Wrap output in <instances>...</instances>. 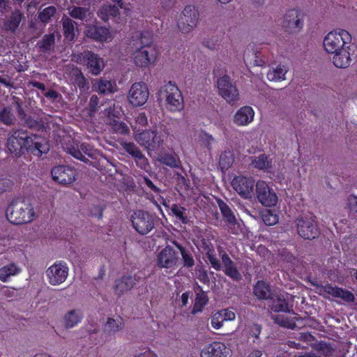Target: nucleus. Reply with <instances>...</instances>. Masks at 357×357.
Masks as SVG:
<instances>
[{
    "mask_svg": "<svg viewBox=\"0 0 357 357\" xmlns=\"http://www.w3.org/2000/svg\"><path fill=\"white\" fill-rule=\"evenodd\" d=\"M323 47L326 52L333 55V63L339 68L349 67L356 54L351 35L343 29L329 31L324 38Z\"/></svg>",
    "mask_w": 357,
    "mask_h": 357,
    "instance_id": "obj_1",
    "label": "nucleus"
},
{
    "mask_svg": "<svg viewBox=\"0 0 357 357\" xmlns=\"http://www.w3.org/2000/svg\"><path fill=\"white\" fill-rule=\"evenodd\" d=\"M8 150L15 154L20 155L23 150L29 151L33 155L40 157L49 151L47 141L36 135H30L22 130L13 132L8 139Z\"/></svg>",
    "mask_w": 357,
    "mask_h": 357,
    "instance_id": "obj_2",
    "label": "nucleus"
},
{
    "mask_svg": "<svg viewBox=\"0 0 357 357\" xmlns=\"http://www.w3.org/2000/svg\"><path fill=\"white\" fill-rule=\"evenodd\" d=\"M135 45V49L131 53V59L136 66L146 68L156 61L159 51L156 45L151 40H146L142 36Z\"/></svg>",
    "mask_w": 357,
    "mask_h": 357,
    "instance_id": "obj_3",
    "label": "nucleus"
},
{
    "mask_svg": "<svg viewBox=\"0 0 357 357\" xmlns=\"http://www.w3.org/2000/svg\"><path fill=\"white\" fill-rule=\"evenodd\" d=\"M6 216L13 224H26L34 219L35 211L32 204L29 202L17 199L8 206Z\"/></svg>",
    "mask_w": 357,
    "mask_h": 357,
    "instance_id": "obj_4",
    "label": "nucleus"
},
{
    "mask_svg": "<svg viewBox=\"0 0 357 357\" xmlns=\"http://www.w3.org/2000/svg\"><path fill=\"white\" fill-rule=\"evenodd\" d=\"M160 99L164 100L165 106L169 111L178 112L183 108V98L178 86L169 82L161 87Z\"/></svg>",
    "mask_w": 357,
    "mask_h": 357,
    "instance_id": "obj_5",
    "label": "nucleus"
},
{
    "mask_svg": "<svg viewBox=\"0 0 357 357\" xmlns=\"http://www.w3.org/2000/svg\"><path fill=\"white\" fill-rule=\"evenodd\" d=\"M133 131L136 142L149 151L155 150L164 142L165 135L156 130H147L138 132L136 128H133Z\"/></svg>",
    "mask_w": 357,
    "mask_h": 357,
    "instance_id": "obj_6",
    "label": "nucleus"
},
{
    "mask_svg": "<svg viewBox=\"0 0 357 357\" xmlns=\"http://www.w3.org/2000/svg\"><path fill=\"white\" fill-rule=\"evenodd\" d=\"M73 61L86 66L89 72L93 75H99L105 67L103 59L97 54L88 50L82 54L74 55Z\"/></svg>",
    "mask_w": 357,
    "mask_h": 357,
    "instance_id": "obj_7",
    "label": "nucleus"
},
{
    "mask_svg": "<svg viewBox=\"0 0 357 357\" xmlns=\"http://www.w3.org/2000/svg\"><path fill=\"white\" fill-rule=\"evenodd\" d=\"M199 19L198 10L193 6H186L178 17L177 26L183 33L191 32L197 26Z\"/></svg>",
    "mask_w": 357,
    "mask_h": 357,
    "instance_id": "obj_8",
    "label": "nucleus"
},
{
    "mask_svg": "<svg viewBox=\"0 0 357 357\" xmlns=\"http://www.w3.org/2000/svg\"><path fill=\"white\" fill-rule=\"evenodd\" d=\"M69 268L66 262L58 261L51 265L45 271L50 284L57 286L63 284L68 278Z\"/></svg>",
    "mask_w": 357,
    "mask_h": 357,
    "instance_id": "obj_9",
    "label": "nucleus"
},
{
    "mask_svg": "<svg viewBox=\"0 0 357 357\" xmlns=\"http://www.w3.org/2000/svg\"><path fill=\"white\" fill-rule=\"evenodd\" d=\"M255 187L257 198L263 206L271 207L277 204L278 202V195L266 181H258Z\"/></svg>",
    "mask_w": 357,
    "mask_h": 357,
    "instance_id": "obj_10",
    "label": "nucleus"
},
{
    "mask_svg": "<svg viewBox=\"0 0 357 357\" xmlns=\"http://www.w3.org/2000/svg\"><path fill=\"white\" fill-rule=\"evenodd\" d=\"M304 25V13L296 8L287 10L283 15L282 26L289 32L298 33Z\"/></svg>",
    "mask_w": 357,
    "mask_h": 357,
    "instance_id": "obj_11",
    "label": "nucleus"
},
{
    "mask_svg": "<svg viewBox=\"0 0 357 357\" xmlns=\"http://www.w3.org/2000/svg\"><path fill=\"white\" fill-rule=\"evenodd\" d=\"M312 284L315 287V292L323 296L325 298H329L330 296L335 298H340L345 302L354 301V295L348 290L343 289L331 284L321 285L317 284Z\"/></svg>",
    "mask_w": 357,
    "mask_h": 357,
    "instance_id": "obj_12",
    "label": "nucleus"
},
{
    "mask_svg": "<svg viewBox=\"0 0 357 357\" xmlns=\"http://www.w3.org/2000/svg\"><path fill=\"white\" fill-rule=\"evenodd\" d=\"M149 97V91L147 85L142 82L134 83L128 95V100L133 107L144 105Z\"/></svg>",
    "mask_w": 357,
    "mask_h": 357,
    "instance_id": "obj_13",
    "label": "nucleus"
},
{
    "mask_svg": "<svg viewBox=\"0 0 357 357\" xmlns=\"http://www.w3.org/2000/svg\"><path fill=\"white\" fill-rule=\"evenodd\" d=\"M298 234L305 239H313L319 235L317 225L312 215H306L296 220Z\"/></svg>",
    "mask_w": 357,
    "mask_h": 357,
    "instance_id": "obj_14",
    "label": "nucleus"
},
{
    "mask_svg": "<svg viewBox=\"0 0 357 357\" xmlns=\"http://www.w3.org/2000/svg\"><path fill=\"white\" fill-rule=\"evenodd\" d=\"M134 228L141 234L149 233L153 227V222L150 215L142 211H135L131 216Z\"/></svg>",
    "mask_w": 357,
    "mask_h": 357,
    "instance_id": "obj_15",
    "label": "nucleus"
},
{
    "mask_svg": "<svg viewBox=\"0 0 357 357\" xmlns=\"http://www.w3.org/2000/svg\"><path fill=\"white\" fill-rule=\"evenodd\" d=\"M179 257L169 245L164 248L158 255L157 264L161 268L174 269L178 263Z\"/></svg>",
    "mask_w": 357,
    "mask_h": 357,
    "instance_id": "obj_16",
    "label": "nucleus"
},
{
    "mask_svg": "<svg viewBox=\"0 0 357 357\" xmlns=\"http://www.w3.org/2000/svg\"><path fill=\"white\" fill-rule=\"evenodd\" d=\"M231 185L236 192L244 198H251L254 195L255 181L252 178L236 176Z\"/></svg>",
    "mask_w": 357,
    "mask_h": 357,
    "instance_id": "obj_17",
    "label": "nucleus"
},
{
    "mask_svg": "<svg viewBox=\"0 0 357 357\" xmlns=\"http://www.w3.org/2000/svg\"><path fill=\"white\" fill-rule=\"evenodd\" d=\"M105 114L107 115L106 123L111 126L114 132L121 135L130 133V129L125 123L114 119L117 118L119 115V112L114 107H109L106 109Z\"/></svg>",
    "mask_w": 357,
    "mask_h": 357,
    "instance_id": "obj_18",
    "label": "nucleus"
},
{
    "mask_svg": "<svg viewBox=\"0 0 357 357\" xmlns=\"http://www.w3.org/2000/svg\"><path fill=\"white\" fill-rule=\"evenodd\" d=\"M85 35L88 38L101 43L110 42L114 38L109 29L95 25L88 26L85 30Z\"/></svg>",
    "mask_w": 357,
    "mask_h": 357,
    "instance_id": "obj_19",
    "label": "nucleus"
},
{
    "mask_svg": "<svg viewBox=\"0 0 357 357\" xmlns=\"http://www.w3.org/2000/svg\"><path fill=\"white\" fill-rule=\"evenodd\" d=\"M52 176L59 183L70 184L75 181V172L69 167L60 165L52 169Z\"/></svg>",
    "mask_w": 357,
    "mask_h": 357,
    "instance_id": "obj_20",
    "label": "nucleus"
},
{
    "mask_svg": "<svg viewBox=\"0 0 357 357\" xmlns=\"http://www.w3.org/2000/svg\"><path fill=\"white\" fill-rule=\"evenodd\" d=\"M255 112L250 106L240 107L233 116V123L238 127L250 125L254 120Z\"/></svg>",
    "mask_w": 357,
    "mask_h": 357,
    "instance_id": "obj_21",
    "label": "nucleus"
},
{
    "mask_svg": "<svg viewBox=\"0 0 357 357\" xmlns=\"http://www.w3.org/2000/svg\"><path fill=\"white\" fill-rule=\"evenodd\" d=\"M121 8V5L112 6L110 4L102 5L98 12L99 17L103 21L106 22L109 19H114L115 22H121L119 9Z\"/></svg>",
    "mask_w": 357,
    "mask_h": 357,
    "instance_id": "obj_22",
    "label": "nucleus"
},
{
    "mask_svg": "<svg viewBox=\"0 0 357 357\" xmlns=\"http://www.w3.org/2000/svg\"><path fill=\"white\" fill-rule=\"evenodd\" d=\"M22 272V268L17 263L10 262L0 267V281L8 282L12 277H15Z\"/></svg>",
    "mask_w": 357,
    "mask_h": 357,
    "instance_id": "obj_23",
    "label": "nucleus"
},
{
    "mask_svg": "<svg viewBox=\"0 0 357 357\" xmlns=\"http://www.w3.org/2000/svg\"><path fill=\"white\" fill-rule=\"evenodd\" d=\"M137 278L135 276H123L115 281L114 291L115 294L121 296L130 290L136 284Z\"/></svg>",
    "mask_w": 357,
    "mask_h": 357,
    "instance_id": "obj_24",
    "label": "nucleus"
},
{
    "mask_svg": "<svg viewBox=\"0 0 357 357\" xmlns=\"http://www.w3.org/2000/svg\"><path fill=\"white\" fill-rule=\"evenodd\" d=\"M93 91L102 94L112 93L116 91V82L106 79H95L92 82Z\"/></svg>",
    "mask_w": 357,
    "mask_h": 357,
    "instance_id": "obj_25",
    "label": "nucleus"
},
{
    "mask_svg": "<svg viewBox=\"0 0 357 357\" xmlns=\"http://www.w3.org/2000/svg\"><path fill=\"white\" fill-rule=\"evenodd\" d=\"M289 71L287 64L279 63L269 68L267 72V79L271 82H281L286 79V74Z\"/></svg>",
    "mask_w": 357,
    "mask_h": 357,
    "instance_id": "obj_26",
    "label": "nucleus"
},
{
    "mask_svg": "<svg viewBox=\"0 0 357 357\" xmlns=\"http://www.w3.org/2000/svg\"><path fill=\"white\" fill-rule=\"evenodd\" d=\"M240 95L236 86L227 79L225 76V100L229 105H234L238 102Z\"/></svg>",
    "mask_w": 357,
    "mask_h": 357,
    "instance_id": "obj_27",
    "label": "nucleus"
},
{
    "mask_svg": "<svg viewBox=\"0 0 357 357\" xmlns=\"http://www.w3.org/2000/svg\"><path fill=\"white\" fill-rule=\"evenodd\" d=\"M250 165L255 169L268 171L272 167V160L267 155L262 153L258 156L251 157Z\"/></svg>",
    "mask_w": 357,
    "mask_h": 357,
    "instance_id": "obj_28",
    "label": "nucleus"
},
{
    "mask_svg": "<svg viewBox=\"0 0 357 357\" xmlns=\"http://www.w3.org/2000/svg\"><path fill=\"white\" fill-rule=\"evenodd\" d=\"M289 295L282 294L280 296H274L271 298V305L270 306L275 312H287L289 310L288 301Z\"/></svg>",
    "mask_w": 357,
    "mask_h": 357,
    "instance_id": "obj_29",
    "label": "nucleus"
},
{
    "mask_svg": "<svg viewBox=\"0 0 357 357\" xmlns=\"http://www.w3.org/2000/svg\"><path fill=\"white\" fill-rule=\"evenodd\" d=\"M201 357H222V344L215 342L205 347L201 351Z\"/></svg>",
    "mask_w": 357,
    "mask_h": 357,
    "instance_id": "obj_30",
    "label": "nucleus"
},
{
    "mask_svg": "<svg viewBox=\"0 0 357 357\" xmlns=\"http://www.w3.org/2000/svg\"><path fill=\"white\" fill-rule=\"evenodd\" d=\"M82 319L79 310H72L68 312L63 317V322L66 328H73L78 324Z\"/></svg>",
    "mask_w": 357,
    "mask_h": 357,
    "instance_id": "obj_31",
    "label": "nucleus"
},
{
    "mask_svg": "<svg viewBox=\"0 0 357 357\" xmlns=\"http://www.w3.org/2000/svg\"><path fill=\"white\" fill-rule=\"evenodd\" d=\"M22 16V15L20 11H14L11 16L5 22L3 29L14 32L21 22Z\"/></svg>",
    "mask_w": 357,
    "mask_h": 357,
    "instance_id": "obj_32",
    "label": "nucleus"
},
{
    "mask_svg": "<svg viewBox=\"0 0 357 357\" xmlns=\"http://www.w3.org/2000/svg\"><path fill=\"white\" fill-rule=\"evenodd\" d=\"M208 296H206L205 292H204L203 291L197 292L196 294V298L195 300V303L193 305L192 313L195 314L198 312H202L204 307L208 303Z\"/></svg>",
    "mask_w": 357,
    "mask_h": 357,
    "instance_id": "obj_33",
    "label": "nucleus"
},
{
    "mask_svg": "<svg viewBox=\"0 0 357 357\" xmlns=\"http://www.w3.org/2000/svg\"><path fill=\"white\" fill-rule=\"evenodd\" d=\"M70 15L77 20L87 21L91 15V13L85 8L72 7L69 8Z\"/></svg>",
    "mask_w": 357,
    "mask_h": 357,
    "instance_id": "obj_34",
    "label": "nucleus"
},
{
    "mask_svg": "<svg viewBox=\"0 0 357 357\" xmlns=\"http://www.w3.org/2000/svg\"><path fill=\"white\" fill-rule=\"evenodd\" d=\"M123 328V321L121 319H108L105 324L104 331L108 333H115Z\"/></svg>",
    "mask_w": 357,
    "mask_h": 357,
    "instance_id": "obj_35",
    "label": "nucleus"
},
{
    "mask_svg": "<svg viewBox=\"0 0 357 357\" xmlns=\"http://www.w3.org/2000/svg\"><path fill=\"white\" fill-rule=\"evenodd\" d=\"M254 294L259 299H267L271 295L269 287L264 282H258L254 287Z\"/></svg>",
    "mask_w": 357,
    "mask_h": 357,
    "instance_id": "obj_36",
    "label": "nucleus"
},
{
    "mask_svg": "<svg viewBox=\"0 0 357 357\" xmlns=\"http://www.w3.org/2000/svg\"><path fill=\"white\" fill-rule=\"evenodd\" d=\"M62 24L66 38L69 41L73 40L75 33L73 21L68 17H63Z\"/></svg>",
    "mask_w": 357,
    "mask_h": 357,
    "instance_id": "obj_37",
    "label": "nucleus"
},
{
    "mask_svg": "<svg viewBox=\"0 0 357 357\" xmlns=\"http://www.w3.org/2000/svg\"><path fill=\"white\" fill-rule=\"evenodd\" d=\"M261 218L264 222L268 226L275 225L279 222V214L275 210H266Z\"/></svg>",
    "mask_w": 357,
    "mask_h": 357,
    "instance_id": "obj_38",
    "label": "nucleus"
},
{
    "mask_svg": "<svg viewBox=\"0 0 357 357\" xmlns=\"http://www.w3.org/2000/svg\"><path fill=\"white\" fill-rule=\"evenodd\" d=\"M194 140L198 143L201 146L208 148L211 144L213 139L207 133L199 131L197 132L194 135Z\"/></svg>",
    "mask_w": 357,
    "mask_h": 357,
    "instance_id": "obj_39",
    "label": "nucleus"
},
{
    "mask_svg": "<svg viewBox=\"0 0 357 357\" xmlns=\"http://www.w3.org/2000/svg\"><path fill=\"white\" fill-rule=\"evenodd\" d=\"M158 161L170 167L178 166V160L172 154H163L158 157Z\"/></svg>",
    "mask_w": 357,
    "mask_h": 357,
    "instance_id": "obj_40",
    "label": "nucleus"
},
{
    "mask_svg": "<svg viewBox=\"0 0 357 357\" xmlns=\"http://www.w3.org/2000/svg\"><path fill=\"white\" fill-rule=\"evenodd\" d=\"M174 245L179 250L183 260V264L185 266L191 267L194 265V259L191 255L188 253L185 248L181 246L177 242L174 241Z\"/></svg>",
    "mask_w": 357,
    "mask_h": 357,
    "instance_id": "obj_41",
    "label": "nucleus"
},
{
    "mask_svg": "<svg viewBox=\"0 0 357 357\" xmlns=\"http://www.w3.org/2000/svg\"><path fill=\"white\" fill-rule=\"evenodd\" d=\"M56 9L53 6H50L44 8L41 12L39 13L38 18L43 22H48L51 17L56 13Z\"/></svg>",
    "mask_w": 357,
    "mask_h": 357,
    "instance_id": "obj_42",
    "label": "nucleus"
},
{
    "mask_svg": "<svg viewBox=\"0 0 357 357\" xmlns=\"http://www.w3.org/2000/svg\"><path fill=\"white\" fill-rule=\"evenodd\" d=\"M120 144L123 148V149L134 158L141 153L139 149L132 142L122 141L121 142Z\"/></svg>",
    "mask_w": 357,
    "mask_h": 357,
    "instance_id": "obj_43",
    "label": "nucleus"
},
{
    "mask_svg": "<svg viewBox=\"0 0 357 357\" xmlns=\"http://www.w3.org/2000/svg\"><path fill=\"white\" fill-rule=\"evenodd\" d=\"M225 269L227 275L234 279H238L239 273L236 268L234 266L231 261L225 255Z\"/></svg>",
    "mask_w": 357,
    "mask_h": 357,
    "instance_id": "obj_44",
    "label": "nucleus"
},
{
    "mask_svg": "<svg viewBox=\"0 0 357 357\" xmlns=\"http://www.w3.org/2000/svg\"><path fill=\"white\" fill-rule=\"evenodd\" d=\"M0 121L6 125H11L13 123L14 116L10 108L6 107L0 110Z\"/></svg>",
    "mask_w": 357,
    "mask_h": 357,
    "instance_id": "obj_45",
    "label": "nucleus"
},
{
    "mask_svg": "<svg viewBox=\"0 0 357 357\" xmlns=\"http://www.w3.org/2000/svg\"><path fill=\"white\" fill-rule=\"evenodd\" d=\"M172 213L183 223L187 222V218L184 215L185 209L177 204H173L171 208Z\"/></svg>",
    "mask_w": 357,
    "mask_h": 357,
    "instance_id": "obj_46",
    "label": "nucleus"
},
{
    "mask_svg": "<svg viewBox=\"0 0 357 357\" xmlns=\"http://www.w3.org/2000/svg\"><path fill=\"white\" fill-rule=\"evenodd\" d=\"M54 36L52 33L45 36L43 39L40 42V47L44 51L50 50L51 46L54 44Z\"/></svg>",
    "mask_w": 357,
    "mask_h": 357,
    "instance_id": "obj_47",
    "label": "nucleus"
},
{
    "mask_svg": "<svg viewBox=\"0 0 357 357\" xmlns=\"http://www.w3.org/2000/svg\"><path fill=\"white\" fill-rule=\"evenodd\" d=\"M224 211H225V221L227 220L231 226H233L234 228H231V229L233 230L234 233L236 232V218H235L234 215L232 213L231 210L226 205H225Z\"/></svg>",
    "mask_w": 357,
    "mask_h": 357,
    "instance_id": "obj_48",
    "label": "nucleus"
},
{
    "mask_svg": "<svg viewBox=\"0 0 357 357\" xmlns=\"http://www.w3.org/2000/svg\"><path fill=\"white\" fill-rule=\"evenodd\" d=\"M223 323V315L220 311L214 313L211 317V325L213 328L219 329Z\"/></svg>",
    "mask_w": 357,
    "mask_h": 357,
    "instance_id": "obj_49",
    "label": "nucleus"
},
{
    "mask_svg": "<svg viewBox=\"0 0 357 357\" xmlns=\"http://www.w3.org/2000/svg\"><path fill=\"white\" fill-rule=\"evenodd\" d=\"M346 206L351 211L357 213V196L351 195L346 199Z\"/></svg>",
    "mask_w": 357,
    "mask_h": 357,
    "instance_id": "obj_50",
    "label": "nucleus"
},
{
    "mask_svg": "<svg viewBox=\"0 0 357 357\" xmlns=\"http://www.w3.org/2000/svg\"><path fill=\"white\" fill-rule=\"evenodd\" d=\"M68 153L73 155L74 158L86 161V158L85 155L83 154L82 149H80V144L77 146H72L69 149Z\"/></svg>",
    "mask_w": 357,
    "mask_h": 357,
    "instance_id": "obj_51",
    "label": "nucleus"
},
{
    "mask_svg": "<svg viewBox=\"0 0 357 357\" xmlns=\"http://www.w3.org/2000/svg\"><path fill=\"white\" fill-rule=\"evenodd\" d=\"M213 74L216 77V84L220 96H223V80L222 77V70L220 68L215 69Z\"/></svg>",
    "mask_w": 357,
    "mask_h": 357,
    "instance_id": "obj_52",
    "label": "nucleus"
},
{
    "mask_svg": "<svg viewBox=\"0 0 357 357\" xmlns=\"http://www.w3.org/2000/svg\"><path fill=\"white\" fill-rule=\"evenodd\" d=\"M135 160L136 164L138 167H139L140 168H142L146 171H148V169H149L148 160L146 158V157L142 154V152L139 155H137V156H136L135 158Z\"/></svg>",
    "mask_w": 357,
    "mask_h": 357,
    "instance_id": "obj_53",
    "label": "nucleus"
},
{
    "mask_svg": "<svg viewBox=\"0 0 357 357\" xmlns=\"http://www.w3.org/2000/svg\"><path fill=\"white\" fill-rule=\"evenodd\" d=\"M77 75L75 79V84L80 89L84 88L85 85V78L80 72H77Z\"/></svg>",
    "mask_w": 357,
    "mask_h": 357,
    "instance_id": "obj_54",
    "label": "nucleus"
},
{
    "mask_svg": "<svg viewBox=\"0 0 357 357\" xmlns=\"http://www.w3.org/2000/svg\"><path fill=\"white\" fill-rule=\"evenodd\" d=\"M80 149L84 155L91 156L93 155V149L90 145L82 143L80 144Z\"/></svg>",
    "mask_w": 357,
    "mask_h": 357,
    "instance_id": "obj_55",
    "label": "nucleus"
},
{
    "mask_svg": "<svg viewBox=\"0 0 357 357\" xmlns=\"http://www.w3.org/2000/svg\"><path fill=\"white\" fill-rule=\"evenodd\" d=\"M147 118L144 113H139L136 117V123L140 126H144L147 124Z\"/></svg>",
    "mask_w": 357,
    "mask_h": 357,
    "instance_id": "obj_56",
    "label": "nucleus"
},
{
    "mask_svg": "<svg viewBox=\"0 0 357 357\" xmlns=\"http://www.w3.org/2000/svg\"><path fill=\"white\" fill-rule=\"evenodd\" d=\"M98 98L97 96H92L89 101V107L91 111H95L98 105Z\"/></svg>",
    "mask_w": 357,
    "mask_h": 357,
    "instance_id": "obj_57",
    "label": "nucleus"
},
{
    "mask_svg": "<svg viewBox=\"0 0 357 357\" xmlns=\"http://www.w3.org/2000/svg\"><path fill=\"white\" fill-rule=\"evenodd\" d=\"M257 252L261 255V257H266L269 254V252L268 250H267V248L262 245H259V246H257Z\"/></svg>",
    "mask_w": 357,
    "mask_h": 357,
    "instance_id": "obj_58",
    "label": "nucleus"
},
{
    "mask_svg": "<svg viewBox=\"0 0 357 357\" xmlns=\"http://www.w3.org/2000/svg\"><path fill=\"white\" fill-rule=\"evenodd\" d=\"M208 259L212 265V266L218 270L220 268V264L219 261L214 257L211 255H208Z\"/></svg>",
    "mask_w": 357,
    "mask_h": 357,
    "instance_id": "obj_59",
    "label": "nucleus"
},
{
    "mask_svg": "<svg viewBox=\"0 0 357 357\" xmlns=\"http://www.w3.org/2000/svg\"><path fill=\"white\" fill-rule=\"evenodd\" d=\"M189 294H190L188 292L182 294L181 298L179 299V302L181 303L180 305L181 307L186 306L188 303Z\"/></svg>",
    "mask_w": 357,
    "mask_h": 357,
    "instance_id": "obj_60",
    "label": "nucleus"
},
{
    "mask_svg": "<svg viewBox=\"0 0 357 357\" xmlns=\"http://www.w3.org/2000/svg\"><path fill=\"white\" fill-rule=\"evenodd\" d=\"M235 313L232 310H225V321H231L235 319Z\"/></svg>",
    "mask_w": 357,
    "mask_h": 357,
    "instance_id": "obj_61",
    "label": "nucleus"
},
{
    "mask_svg": "<svg viewBox=\"0 0 357 357\" xmlns=\"http://www.w3.org/2000/svg\"><path fill=\"white\" fill-rule=\"evenodd\" d=\"M29 85L32 86L33 87L38 88L41 91L45 90V86L44 84L36 82V81H31L29 82Z\"/></svg>",
    "mask_w": 357,
    "mask_h": 357,
    "instance_id": "obj_62",
    "label": "nucleus"
},
{
    "mask_svg": "<svg viewBox=\"0 0 357 357\" xmlns=\"http://www.w3.org/2000/svg\"><path fill=\"white\" fill-rule=\"evenodd\" d=\"M135 357H158V356L155 354H154L151 351L146 350L144 353L139 354L137 356H136Z\"/></svg>",
    "mask_w": 357,
    "mask_h": 357,
    "instance_id": "obj_63",
    "label": "nucleus"
},
{
    "mask_svg": "<svg viewBox=\"0 0 357 357\" xmlns=\"http://www.w3.org/2000/svg\"><path fill=\"white\" fill-rule=\"evenodd\" d=\"M8 6V0H0V13H3L6 11Z\"/></svg>",
    "mask_w": 357,
    "mask_h": 357,
    "instance_id": "obj_64",
    "label": "nucleus"
}]
</instances>
